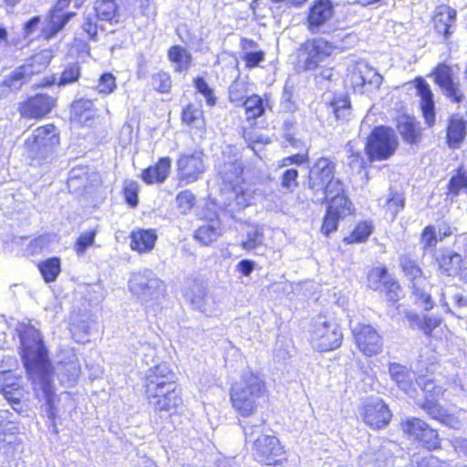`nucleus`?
Listing matches in <instances>:
<instances>
[{
	"instance_id": "473e14b6",
	"label": "nucleus",
	"mask_w": 467,
	"mask_h": 467,
	"mask_svg": "<svg viewBox=\"0 0 467 467\" xmlns=\"http://www.w3.org/2000/svg\"><path fill=\"white\" fill-rule=\"evenodd\" d=\"M389 373L391 379L397 386L406 393L412 389L414 373L405 366L399 363H391L389 367Z\"/></svg>"
},
{
	"instance_id": "bf43d9fd",
	"label": "nucleus",
	"mask_w": 467,
	"mask_h": 467,
	"mask_svg": "<svg viewBox=\"0 0 467 467\" xmlns=\"http://www.w3.org/2000/svg\"><path fill=\"white\" fill-rule=\"evenodd\" d=\"M176 202L181 213L186 214L193 207L195 196L191 191L185 190L178 193Z\"/></svg>"
},
{
	"instance_id": "393cba45",
	"label": "nucleus",
	"mask_w": 467,
	"mask_h": 467,
	"mask_svg": "<svg viewBox=\"0 0 467 467\" xmlns=\"http://www.w3.org/2000/svg\"><path fill=\"white\" fill-rule=\"evenodd\" d=\"M415 88L418 96L420 98V108L426 124L431 127L435 122V105L433 93L430 85L422 78H417L414 80Z\"/></svg>"
},
{
	"instance_id": "a878e982",
	"label": "nucleus",
	"mask_w": 467,
	"mask_h": 467,
	"mask_svg": "<svg viewBox=\"0 0 467 467\" xmlns=\"http://www.w3.org/2000/svg\"><path fill=\"white\" fill-rule=\"evenodd\" d=\"M164 390L166 391V397L162 398V400H152L151 407L156 412H165L168 415H171L177 412L183 405L182 389L178 384H175Z\"/></svg>"
},
{
	"instance_id": "ea45409f",
	"label": "nucleus",
	"mask_w": 467,
	"mask_h": 467,
	"mask_svg": "<svg viewBox=\"0 0 467 467\" xmlns=\"http://www.w3.org/2000/svg\"><path fill=\"white\" fill-rule=\"evenodd\" d=\"M329 202L327 210L334 213L337 217L344 218L351 214L353 204L345 194L337 196L327 201Z\"/></svg>"
},
{
	"instance_id": "052dcab7",
	"label": "nucleus",
	"mask_w": 467,
	"mask_h": 467,
	"mask_svg": "<svg viewBox=\"0 0 467 467\" xmlns=\"http://www.w3.org/2000/svg\"><path fill=\"white\" fill-rule=\"evenodd\" d=\"M194 87L201 93L206 100L209 106H213L216 103V97L213 94V90L209 87L205 79L202 77H198L194 79Z\"/></svg>"
},
{
	"instance_id": "39448f33",
	"label": "nucleus",
	"mask_w": 467,
	"mask_h": 467,
	"mask_svg": "<svg viewBox=\"0 0 467 467\" xmlns=\"http://www.w3.org/2000/svg\"><path fill=\"white\" fill-rule=\"evenodd\" d=\"M129 287L130 292L142 302L156 300L165 292L163 282L150 269L132 274Z\"/></svg>"
},
{
	"instance_id": "7ed1b4c3",
	"label": "nucleus",
	"mask_w": 467,
	"mask_h": 467,
	"mask_svg": "<svg viewBox=\"0 0 467 467\" xmlns=\"http://www.w3.org/2000/svg\"><path fill=\"white\" fill-rule=\"evenodd\" d=\"M265 393V381L257 374L245 370L240 382L232 387L231 401L241 416L247 417L255 410L258 399Z\"/></svg>"
},
{
	"instance_id": "c85d7f7f",
	"label": "nucleus",
	"mask_w": 467,
	"mask_h": 467,
	"mask_svg": "<svg viewBox=\"0 0 467 467\" xmlns=\"http://www.w3.org/2000/svg\"><path fill=\"white\" fill-rule=\"evenodd\" d=\"M171 164V161L169 157L161 158L154 166L143 170L142 181L147 184L164 182L170 173Z\"/></svg>"
},
{
	"instance_id": "4c0bfd02",
	"label": "nucleus",
	"mask_w": 467,
	"mask_h": 467,
	"mask_svg": "<svg viewBox=\"0 0 467 467\" xmlns=\"http://www.w3.org/2000/svg\"><path fill=\"white\" fill-rule=\"evenodd\" d=\"M324 186L325 187L320 192H313L317 198V202L329 201L332 198L345 194L342 182L338 179H335V177L324 183Z\"/></svg>"
},
{
	"instance_id": "423d86ee",
	"label": "nucleus",
	"mask_w": 467,
	"mask_h": 467,
	"mask_svg": "<svg viewBox=\"0 0 467 467\" xmlns=\"http://www.w3.org/2000/svg\"><path fill=\"white\" fill-rule=\"evenodd\" d=\"M207 169L202 150L180 153L176 161L177 179L185 185L199 181Z\"/></svg>"
},
{
	"instance_id": "c9c22d12",
	"label": "nucleus",
	"mask_w": 467,
	"mask_h": 467,
	"mask_svg": "<svg viewBox=\"0 0 467 467\" xmlns=\"http://www.w3.org/2000/svg\"><path fill=\"white\" fill-rule=\"evenodd\" d=\"M400 267L410 285L422 283L425 280L422 269L414 259L408 255H401L399 259Z\"/></svg>"
},
{
	"instance_id": "7c9ffc66",
	"label": "nucleus",
	"mask_w": 467,
	"mask_h": 467,
	"mask_svg": "<svg viewBox=\"0 0 467 467\" xmlns=\"http://www.w3.org/2000/svg\"><path fill=\"white\" fill-rule=\"evenodd\" d=\"M130 247L139 253H148L151 251L157 240V234L154 230L140 229L133 231L130 234Z\"/></svg>"
},
{
	"instance_id": "1a4fd4ad",
	"label": "nucleus",
	"mask_w": 467,
	"mask_h": 467,
	"mask_svg": "<svg viewBox=\"0 0 467 467\" xmlns=\"http://www.w3.org/2000/svg\"><path fill=\"white\" fill-rule=\"evenodd\" d=\"M49 62L50 56L46 51L35 55L29 63L5 77L1 88H6L13 92L19 90L31 76L42 72Z\"/></svg>"
},
{
	"instance_id": "3c124183",
	"label": "nucleus",
	"mask_w": 467,
	"mask_h": 467,
	"mask_svg": "<svg viewBox=\"0 0 467 467\" xmlns=\"http://www.w3.org/2000/svg\"><path fill=\"white\" fill-rule=\"evenodd\" d=\"M330 108L337 119H348L350 116V101L348 98L333 100L330 104Z\"/></svg>"
},
{
	"instance_id": "f3484780",
	"label": "nucleus",
	"mask_w": 467,
	"mask_h": 467,
	"mask_svg": "<svg viewBox=\"0 0 467 467\" xmlns=\"http://www.w3.org/2000/svg\"><path fill=\"white\" fill-rule=\"evenodd\" d=\"M224 196V205L230 207L232 211H240L254 204L260 192L254 185L244 182L225 193Z\"/></svg>"
},
{
	"instance_id": "dca6fc26",
	"label": "nucleus",
	"mask_w": 467,
	"mask_h": 467,
	"mask_svg": "<svg viewBox=\"0 0 467 467\" xmlns=\"http://www.w3.org/2000/svg\"><path fill=\"white\" fill-rule=\"evenodd\" d=\"M392 444H373L359 456V467H393Z\"/></svg>"
},
{
	"instance_id": "603ef678",
	"label": "nucleus",
	"mask_w": 467,
	"mask_h": 467,
	"mask_svg": "<svg viewBox=\"0 0 467 467\" xmlns=\"http://www.w3.org/2000/svg\"><path fill=\"white\" fill-rule=\"evenodd\" d=\"M151 86L160 93H168L171 88V78L169 73L160 71L151 76Z\"/></svg>"
},
{
	"instance_id": "ddd939ff",
	"label": "nucleus",
	"mask_w": 467,
	"mask_h": 467,
	"mask_svg": "<svg viewBox=\"0 0 467 467\" xmlns=\"http://www.w3.org/2000/svg\"><path fill=\"white\" fill-rule=\"evenodd\" d=\"M177 384L176 374L166 363H161L149 368L145 375V394L153 395L159 389H169Z\"/></svg>"
},
{
	"instance_id": "8fccbe9b",
	"label": "nucleus",
	"mask_w": 467,
	"mask_h": 467,
	"mask_svg": "<svg viewBox=\"0 0 467 467\" xmlns=\"http://www.w3.org/2000/svg\"><path fill=\"white\" fill-rule=\"evenodd\" d=\"M439 241L436 229L433 225H427L421 232L420 244L423 252L434 249Z\"/></svg>"
},
{
	"instance_id": "2f4dec72",
	"label": "nucleus",
	"mask_w": 467,
	"mask_h": 467,
	"mask_svg": "<svg viewBox=\"0 0 467 467\" xmlns=\"http://www.w3.org/2000/svg\"><path fill=\"white\" fill-rule=\"evenodd\" d=\"M467 121L459 115H452L447 128V141L450 148H457L466 136Z\"/></svg>"
},
{
	"instance_id": "9b49d317",
	"label": "nucleus",
	"mask_w": 467,
	"mask_h": 467,
	"mask_svg": "<svg viewBox=\"0 0 467 467\" xmlns=\"http://www.w3.org/2000/svg\"><path fill=\"white\" fill-rule=\"evenodd\" d=\"M351 330L358 349L364 355L372 357L382 350V337L372 326L358 324Z\"/></svg>"
},
{
	"instance_id": "f704fd0d",
	"label": "nucleus",
	"mask_w": 467,
	"mask_h": 467,
	"mask_svg": "<svg viewBox=\"0 0 467 467\" xmlns=\"http://www.w3.org/2000/svg\"><path fill=\"white\" fill-rule=\"evenodd\" d=\"M168 58L174 64L176 72L187 71L192 62V54L181 46H172L168 50Z\"/></svg>"
},
{
	"instance_id": "9d476101",
	"label": "nucleus",
	"mask_w": 467,
	"mask_h": 467,
	"mask_svg": "<svg viewBox=\"0 0 467 467\" xmlns=\"http://www.w3.org/2000/svg\"><path fill=\"white\" fill-rule=\"evenodd\" d=\"M402 431L429 451L440 448L441 440L436 430L419 418H409L401 422Z\"/></svg>"
},
{
	"instance_id": "79ce46f5",
	"label": "nucleus",
	"mask_w": 467,
	"mask_h": 467,
	"mask_svg": "<svg viewBox=\"0 0 467 467\" xmlns=\"http://www.w3.org/2000/svg\"><path fill=\"white\" fill-rule=\"evenodd\" d=\"M39 270L47 283L54 282L61 270L59 258L53 257L42 262Z\"/></svg>"
},
{
	"instance_id": "864d4df0",
	"label": "nucleus",
	"mask_w": 467,
	"mask_h": 467,
	"mask_svg": "<svg viewBox=\"0 0 467 467\" xmlns=\"http://www.w3.org/2000/svg\"><path fill=\"white\" fill-rule=\"evenodd\" d=\"M419 406L433 420L441 421L446 410L438 404L435 400H430L428 397Z\"/></svg>"
},
{
	"instance_id": "69168bd1",
	"label": "nucleus",
	"mask_w": 467,
	"mask_h": 467,
	"mask_svg": "<svg viewBox=\"0 0 467 467\" xmlns=\"http://www.w3.org/2000/svg\"><path fill=\"white\" fill-rule=\"evenodd\" d=\"M138 190L139 185L136 182L128 181L125 182L123 189L125 200L131 207H136L138 205Z\"/></svg>"
},
{
	"instance_id": "338daca9",
	"label": "nucleus",
	"mask_w": 467,
	"mask_h": 467,
	"mask_svg": "<svg viewBox=\"0 0 467 467\" xmlns=\"http://www.w3.org/2000/svg\"><path fill=\"white\" fill-rule=\"evenodd\" d=\"M339 219H341V217H337L334 213H330V211L327 210L321 227L322 234L328 236L331 233L337 231Z\"/></svg>"
},
{
	"instance_id": "0e129e2a",
	"label": "nucleus",
	"mask_w": 467,
	"mask_h": 467,
	"mask_svg": "<svg viewBox=\"0 0 467 467\" xmlns=\"http://www.w3.org/2000/svg\"><path fill=\"white\" fill-rule=\"evenodd\" d=\"M80 76V67L78 63L68 65L62 72L59 79V85L71 84L78 79Z\"/></svg>"
},
{
	"instance_id": "49530a36",
	"label": "nucleus",
	"mask_w": 467,
	"mask_h": 467,
	"mask_svg": "<svg viewBox=\"0 0 467 467\" xmlns=\"http://www.w3.org/2000/svg\"><path fill=\"white\" fill-rule=\"evenodd\" d=\"M385 205L391 213L392 216L395 217L405 206V197L403 193L393 188H389Z\"/></svg>"
},
{
	"instance_id": "4468645a",
	"label": "nucleus",
	"mask_w": 467,
	"mask_h": 467,
	"mask_svg": "<svg viewBox=\"0 0 467 467\" xmlns=\"http://www.w3.org/2000/svg\"><path fill=\"white\" fill-rule=\"evenodd\" d=\"M335 47L331 42L322 37L306 42L305 45L306 57L303 62V68L306 71L317 69L321 63L331 56Z\"/></svg>"
},
{
	"instance_id": "a211bd4d",
	"label": "nucleus",
	"mask_w": 467,
	"mask_h": 467,
	"mask_svg": "<svg viewBox=\"0 0 467 467\" xmlns=\"http://www.w3.org/2000/svg\"><path fill=\"white\" fill-rule=\"evenodd\" d=\"M217 171L222 180L223 195L244 182L243 163L237 159L228 157V160H223L222 163L218 164Z\"/></svg>"
},
{
	"instance_id": "4d7b16f0",
	"label": "nucleus",
	"mask_w": 467,
	"mask_h": 467,
	"mask_svg": "<svg viewBox=\"0 0 467 467\" xmlns=\"http://www.w3.org/2000/svg\"><path fill=\"white\" fill-rule=\"evenodd\" d=\"M98 17L95 16V13L86 12L83 17V23H82V29L87 35L88 36L89 39L96 40L97 39V34H98V28L99 24Z\"/></svg>"
},
{
	"instance_id": "de8ad7c7",
	"label": "nucleus",
	"mask_w": 467,
	"mask_h": 467,
	"mask_svg": "<svg viewBox=\"0 0 467 467\" xmlns=\"http://www.w3.org/2000/svg\"><path fill=\"white\" fill-rule=\"evenodd\" d=\"M241 105L244 107L248 119H256L265 111L263 99L257 95L246 98Z\"/></svg>"
},
{
	"instance_id": "2eb2a0df",
	"label": "nucleus",
	"mask_w": 467,
	"mask_h": 467,
	"mask_svg": "<svg viewBox=\"0 0 467 467\" xmlns=\"http://www.w3.org/2000/svg\"><path fill=\"white\" fill-rule=\"evenodd\" d=\"M334 5L330 0H316L308 8L307 28L312 34L324 33V27L334 16Z\"/></svg>"
},
{
	"instance_id": "13d9d810",
	"label": "nucleus",
	"mask_w": 467,
	"mask_h": 467,
	"mask_svg": "<svg viewBox=\"0 0 467 467\" xmlns=\"http://www.w3.org/2000/svg\"><path fill=\"white\" fill-rule=\"evenodd\" d=\"M245 84L238 80L234 81L229 87V99L235 105H241L246 99Z\"/></svg>"
},
{
	"instance_id": "20e7f679",
	"label": "nucleus",
	"mask_w": 467,
	"mask_h": 467,
	"mask_svg": "<svg viewBox=\"0 0 467 467\" xmlns=\"http://www.w3.org/2000/svg\"><path fill=\"white\" fill-rule=\"evenodd\" d=\"M59 143L57 128L53 124L36 128L26 139V147L28 158L35 166L49 162Z\"/></svg>"
},
{
	"instance_id": "6ab92c4d",
	"label": "nucleus",
	"mask_w": 467,
	"mask_h": 467,
	"mask_svg": "<svg viewBox=\"0 0 467 467\" xmlns=\"http://www.w3.org/2000/svg\"><path fill=\"white\" fill-rule=\"evenodd\" d=\"M56 105V99L47 94H36L19 105L21 116L26 119H41L47 116Z\"/></svg>"
},
{
	"instance_id": "72a5a7b5",
	"label": "nucleus",
	"mask_w": 467,
	"mask_h": 467,
	"mask_svg": "<svg viewBox=\"0 0 467 467\" xmlns=\"http://www.w3.org/2000/svg\"><path fill=\"white\" fill-rule=\"evenodd\" d=\"M92 12L101 22H109L110 24L119 22V13L118 5L114 0H97Z\"/></svg>"
},
{
	"instance_id": "aec40b11",
	"label": "nucleus",
	"mask_w": 467,
	"mask_h": 467,
	"mask_svg": "<svg viewBox=\"0 0 467 467\" xmlns=\"http://www.w3.org/2000/svg\"><path fill=\"white\" fill-rule=\"evenodd\" d=\"M362 416L367 425L373 429H381L389 424L392 414L382 400L374 399L365 404Z\"/></svg>"
},
{
	"instance_id": "774afa93",
	"label": "nucleus",
	"mask_w": 467,
	"mask_h": 467,
	"mask_svg": "<svg viewBox=\"0 0 467 467\" xmlns=\"http://www.w3.org/2000/svg\"><path fill=\"white\" fill-rule=\"evenodd\" d=\"M280 107L285 112L295 111L296 109V102L293 100L292 87L285 85L280 99Z\"/></svg>"
},
{
	"instance_id": "f8f14e48",
	"label": "nucleus",
	"mask_w": 467,
	"mask_h": 467,
	"mask_svg": "<svg viewBox=\"0 0 467 467\" xmlns=\"http://www.w3.org/2000/svg\"><path fill=\"white\" fill-rule=\"evenodd\" d=\"M435 83L441 88L443 95L452 103L467 104L465 95L462 93L460 84L452 78L451 68L446 64H440L434 72Z\"/></svg>"
},
{
	"instance_id": "f03ea898",
	"label": "nucleus",
	"mask_w": 467,
	"mask_h": 467,
	"mask_svg": "<svg viewBox=\"0 0 467 467\" xmlns=\"http://www.w3.org/2000/svg\"><path fill=\"white\" fill-rule=\"evenodd\" d=\"M245 442L252 443L254 458L264 464L275 465L284 459V449L279 440L265 433V420H244L242 423Z\"/></svg>"
},
{
	"instance_id": "5fc2aeb1",
	"label": "nucleus",
	"mask_w": 467,
	"mask_h": 467,
	"mask_svg": "<svg viewBox=\"0 0 467 467\" xmlns=\"http://www.w3.org/2000/svg\"><path fill=\"white\" fill-rule=\"evenodd\" d=\"M416 381L425 393V399L428 397L430 400H435L442 394V388L438 386L432 379L420 376Z\"/></svg>"
},
{
	"instance_id": "4be33fe9",
	"label": "nucleus",
	"mask_w": 467,
	"mask_h": 467,
	"mask_svg": "<svg viewBox=\"0 0 467 467\" xmlns=\"http://www.w3.org/2000/svg\"><path fill=\"white\" fill-rule=\"evenodd\" d=\"M336 164L327 158H319L309 170L308 188L314 192H320L324 183L335 177Z\"/></svg>"
},
{
	"instance_id": "6e6552de",
	"label": "nucleus",
	"mask_w": 467,
	"mask_h": 467,
	"mask_svg": "<svg viewBox=\"0 0 467 467\" xmlns=\"http://www.w3.org/2000/svg\"><path fill=\"white\" fill-rule=\"evenodd\" d=\"M343 334L339 326L326 317H318L313 324L311 341L321 352L329 351L340 347Z\"/></svg>"
},
{
	"instance_id": "58836bf2",
	"label": "nucleus",
	"mask_w": 467,
	"mask_h": 467,
	"mask_svg": "<svg viewBox=\"0 0 467 467\" xmlns=\"http://www.w3.org/2000/svg\"><path fill=\"white\" fill-rule=\"evenodd\" d=\"M203 112L193 104H188L182 112V120L192 128L202 129L203 127Z\"/></svg>"
},
{
	"instance_id": "0eeeda50",
	"label": "nucleus",
	"mask_w": 467,
	"mask_h": 467,
	"mask_svg": "<svg viewBox=\"0 0 467 467\" xmlns=\"http://www.w3.org/2000/svg\"><path fill=\"white\" fill-rule=\"evenodd\" d=\"M398 147L395 131L389 127L374 128L365 145L367 154L372 160H387L392 156Z\"/></svg>"
},
{
	"instance_id": "a18cd8bd",
	"label": "nucleus",
	"mask_w": 467,
	"mask_h": 467,
	"mask_svg": "<svg viewBox=\"0 0 467 467\" xmlns=\"http://www.w3.org/2000/svg\"><path fill=\"white\" fill-rule=\"evenodd\" d=\"M372 229L373 226L370 223H360L348 236L344 238V241L348 244L363 243L372 234Z\"/></svg>"
},
{
	"instance_id": "412c9836",
	"label": "nucleus",
	"mask_w": 467,
	"mask_h": 467,
	"mask_svg": "<svg viewBox=\"0 0 467 467\" xmlns=\"http://www.w3.org/2000/svg\"><path fill=\"white\" fill-rule=\"evenodd\" d=\"M432 21L435 32L447 42L457 29V11L449 5H440Z\"/></svg>"
},
{
	"instance_id": "09e8293b",
	"label": "nucleus",
	"mask_w": 467,
	"mask_h": 467,
	"mask_svg": "<svg viewBox=\"0 0 467 467\" xmlns=\"http://www.w3.org/2000/svg\"><path fill=\"white\" fill-rule=\"evenodd\" d=\"M365 67H368L367 64H358L350 76V83L353 88L359 93L365 92L364 88L367 85V78H368L367 73H364Z\"/></svg>"
},
{
	"instance_id": "5701e85b",
	"label": "nucleus",
	"mask_w": 467,
	"mask_h": 467,
	"mask_svg": "<svg viewBox=\"0 0 467 467\" xmlns=\"http://www.w3.org/2000/svg\"><path fill=\"white\" fill-rule=\"evenodd\" d=\"M464 261L460 254L452 252L450 248L441 249L435 257L439 274L445 276L459 275Z\"/></svg>"
},
{
	"instance_id": "e2e57ef3",
	"label": "nucleus",
	"mask_w": 467,
	"mask_h": 467,
	"mask_svg": "<svg viewBox=\"0 0 467 467\" xmlns=\"http://www.w3.org/2000/svg\"><path fill=\"white\" fill-rule=\"evenodd\" d=\"M264 234L258 229L249 230L246 234V240L242 242V246L245 250H253L263 244Z\"/></svg>"
},
{
	"instance_id": "bb28decb",
	"label": "nucleus",
	"mask_w": 467,
	"mask_h": 467,
	"mask_svg": "<svg viewBox=\"0 0 467 467\" xmlns=\"http://www.w3.org/2000/svg\"><path fill=\"white\" fill-rule=\"evenodd\" d=\"M80 366L74 353L68 355L67 360H60L57 366V373L62 384L74 386L78 379Z\"/></svg>"
},
{
	"instance_id": "6e6d98bb",
	"label": "nucleus",
	"mask_w": 467,
	"mask_h": 467,
	"mask_svg": "<svg viewBox=\"0 0 467 467\" xmlns=\"http://www.w3.org/2000/svg\"><path fill=\"white\" fill-rule=\"evenodd\" d=\"M96 234V230H91L82 233L78 236L74 245V250L78 255H83L87 249L94 244Z\"/></svg>"
},
{
	"instance_id": "cd10ccee",
	"label": "nucleus",
	"mask_w": 467,
	"mask_h": 467,
	"mask_svg": "<svg viewBox=\"0 0 467 467\" xmlns=\"http://www.w3.org/2000/svg\"><path fill=\"white\" fill-rule=\"evenodd\" d=\"M221 235V222L217 217H215L200 225L195 230L193 237L202 245L208 246L216 242Z\"/></svg>"
},
{
	"instance_id": "680f3d73",
	"label": "nucleus",
	"mask_w": 467,
	"mask_h": 467,
	"mask_svg": "<svg viewBox=\"0 0 467 467\" xmlns=\"http://www.w3.org/2000/svg\"><path fill=\"white\" fill-rule=\"evenodd\" d=\"M382 292L385 293L388 301L396 303L400 298L401 289L399 283L390 276L385 281Z\"/></svg>"
},
{
	"instance_id": "37998d69",
	"label": "nucleus",
	"mask_w": 467,
	"mask_h": 467,
	"mask_svg": "<svg viewBox=\"0 0 467 467\" xmlns=\"http://www.w3.org/2000/svg\"><path fill=\"white\" fill-rule=\"evenodd\" d=\"M390 275L385 267H375L368 275V285L375 291H383L385 281H388Z\"/></svg>"
},
{
	"instance_id": "c756f323",
	"label": "nucleus",
	"mask_w": 467,
	"mask_h": 467,
	"mask_svg": "<svg viewBox=\"0 0 467 467\" xmlns=\"http://www.w3.org/2000/svg\"><path fill=\"white\" fill-rule=\"evenodd\" d=\"M397 129L403 140L409 144H416L421 135L420 129L413 117L402 115L398 118Z\"/></svg>"
},
{
	"instance_id": "b1692460",
	"label": "nucleus",
	"mask_w": 467,
	"mask_h": 467,
	"mask_svg": "<svg viewBox=\"0 0 467 467\" xmlns=\"http://www.w3.org/2000/svg\"><path fill=\"white\" fill-rule=\"evenodd\" d=\"M70 0H58L50 12L49 24L47 28H42L46 39L54 37L74 16V13H62L69 5Z\"/></svg>"
},
{
	"instance_id": "f257e3e1",
	"label": "nucleus",
	"mask_w": 467,
	"mask_h": 467,
	"mask_svg": "<svg viewBox=\"0 0 467 467\" xmlns=\"http://www.w3.org/2000/svg\"><path fill=\"white\" fill-rule=\"evenodd\" d=\"M20 354L29 379L34 386L36 396L46 401V413L54 420L57 416L55 407L56 393L52 381L54 368L38 329L30 324H24L18 329Z\"/></svg>"
},
{
	"instance_id": "e433bc0d",
	"label": "nucleus",
	"mask_w": 467,
	"mask_h": 467,
	"mask_svg": "<svg viewBox=\"0 0 467 467\" xmlns=\"http://www.w3.org/2000/svg\"><path fill=\"white\" fill-rule=\"evenodd\" d=\"M461 192H467V168L461 166L448 182V195L456 197Z\"/></svg>"
},
{
	"instance_id": "c03bdc74",
	"label": "nucleus",
	"mask_w": 467,
	"mask_h": 467,
	"mask_svg": "<svg viewBox=\"0 0 467 467\" xmlns=\"http://www.w3.org/2000/svg\"><path fill=\"white\" fill-rule=\"evenodd\" d=\"M421 284L422 283H418L416 285L413 284V285H410L411 295L415 304L428 311L433 308L434 303L430 293L426 292L423 287H421Z\"/></svg>"
},
{
	"instance_id": "a19ab883",
	"label": "nucleus",
	"mask_w": 467,
	"mask_h": 467,
	"mask_svg": "<svg viewBox=\"0 0 467 467\" xmlns=\"http://www.w3.org/2000/svg\"><path fill=\"white\" fill-rule=\"evenodd\" d=\"M93 107L92 100L80 99L73 102L71 115L79 121L88 120L93 117Z\"/></svg>"
}]
</instances>
